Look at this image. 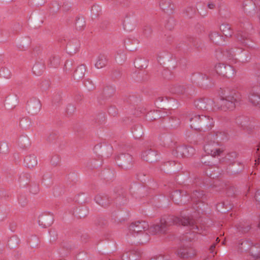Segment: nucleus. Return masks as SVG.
<instances>
[{
    "mask_svg": "<svg viewBox=\"0 0 260 260\" xmlns=\"http://www.w3.org/2000/svg\"><path fill=\"white\" fill-rule=\"evenodd\" d=\"M216 137L214 135H208L207 137V142L204 147L205 152L213 157L220 156L223 151L222 148L219 147L218 141L215 140Z\"/></svg>",
    "mask_w": 260,
    "mask_h": 260,
    "instance_id": "f257e3e1",
    "label": "nucleus"
},
{
    "mask_svg": "<svg viewBox=\"0 0 260 260\" xmlns=\"http://www.w3.org/2000/svg\"><path fill=\"white\" fill-rule=\"evenodd\" d=\"M255 249L256 247L249 241H245L241 243V250L250 251L247 260H260V253Z\"/></svg>",
    "mask_w": 260,
    "mask_h": 260,
    "instance_id": "f03ea898",
    "label": "nucleus"
},
{
    "mask_svg": "<svg viewBox=\"0 0 260 260\" xmlns=\"http://www.w3.org/2000/svg\"><path fill=\"white\" fill-rule=\"evenodd\" d=\"M215 69L217 74L226 77H230L233 76L235 72L233 67L231 66H225L223 63H218Z\"/></svg>",
    "mask_w": 260,
    "mask_h": 260,
    "instance_id": "7ed1b4c3",
    "label": "nucleus"
},
{
    "mask_svg": "<svg viewBox=\"0 0 260 260\" xmlns=\"http://www.w3.org/2000/svg\"><path fill=\"white\" fill-rule=\"evenodd\" d=\"M214 105V102L207 99H200L196 101L194 103V107L199 110H211Z\"/></svg>",
    "mask_w": 260,
    "mask_h": 260,
    "instance_id": "20e7f679",
    "label": "nucleus"
},
{
    "mask_svg": "<svg viewBox=\"0 0 260 260\" xmlns=\"http://www.w3.org/2000/svg\"><path fill=\"white\" fill-rule=\"evenodd\" d=\"M236 102V99L234 96H227L220 101L221 109L232 110L235 108Z\"/></svg>",
    "mask_w": 260,
    "mask_h": 260,
    "instance_id": "39448f33",
    "label": "nucleus"
},
{
    "mask_svg": "<svg viewBox=\"0 0 260 260\" xmlns=\"http://www.w3.org/2000/svg\"><path fill=\"white\" fill-rule=\"evenodd\" d=\"M188 119L190 122L191 128L194 129H201L200 119L201 115L194 114L192 112L188 113Z\"/></svg>",
    "mask_w": 260,
    "mask_h": 260,
    "instance_id": "423d86ee",
    "label": "nucleus"
},
{
    "mask_svg": "<svg viewBox=\"0 0 260 260\" xmlns=\"http://www.w3.org/2000/svg\"><path fill=\"white\" fill-rule=\"evenodd\" d=\"M176 151L177 156L189 157L194 153L195 150L190 146H180L177 148Z\"/></svg>",
    "mask_w": 260,
    "mask_h": 260,
    "instance_id": "0eeeda50",
    "label": "nucleus"
},
{
    "mask_svg": "<svg viewBox=\"0 0 260 260\" xmlns=\"http://www.w3.org/2000/svg\"><path fill=\"white\" fill-rule=\"evenodd\" d=\"M39 224L43 228H47L50 226L53 222V217L47 213H42L39 216Z\"/></svg>",
    "mask_w": 260,
    "mask_h": 260,
    "instance_id": "6e6552de",
    "label": "nucleus"
},
{
    "mask_svg": "<svg viewBox=\"0 0 260 260\" xmlns=\"http://www.w3.org/2000/svg\"><path fill=\"white\" fill-rule=\"evenodd\" d=\"M148 228V224L145 221H138L135 223H132L129 227V231L133 235L135 233H139Z\"/></svg>",
    "mask_w": 260,
    "mask_h": 260,
    "instance_id": "1a4fd4ad",
    "label": "nucleus"
},
{
    "mask_svg": "<svg viewBox=\"0 0 260 260\" xmlns=\"http://www.w3.org/2000/svg\"><path fill=\"white\" fill-rule=\"evenodd\" d=\"M173 223L176 224L182 225L184 226L188 225H192L193 226L192 229H197V230L198 229L197 226L193 225V221L192 220H191L186 217H174V218L173 219Z\"/></svg>",
    "mask_w": 260,
    "mask_h": 260,
    "instance_id": "9d476101",
    "label": "nucleus"
},
{
    "mask_svg": "<svg viewBox=\"0 0 260 260\" xmlns=\"http://www.w3.org/2000/svg\"><path fill=\"white\" fill-rule=\"evenodd\" d=\"M118 159L120 161L119 166L127 168L132 162V157L129 154H122L118 156Z\"/></svg>",
    "mask_w": 260,
    "mask_h": 260,
    "instance_id": "9b49d317",
    "label": "nucleus"
},
{
    "mask_svg": "<svg viewBox=\"0 0 260 260\" xmlns=\"http://www.w3.org/2000/svg\"><path fill=\"white\" fill-rule=\"evenodd\" d=\"M24 164L26 167L29 169L34 168L38 164L37 157L34 154L26 156L24 158Z\"/></svg>",
    "mask_w": 260,
    "mask_h": 260,
    "instance_id": "f8f14e48",
    "label": "nucleus"
},
{
    "mask_svg": "<svg viewBox=\"0 0 260 260\" xmlns=\"http://www.w3.org/2000/svg\"><path fill=\"white\" fill-rule=\"evenodd\" d=\"M213 124V119L209 117L201 115L200 126L201 129H207L211 127Z\"/></svg>",
    "mask_w": 260,
    "mask_h": 260,
    "instance_id": "ddd939ff",
    "label": "nucleus"
},
{
    "mask_svg": "<svg viewBox=\"0 0 260 260\" xmlns=\"http://www.w3.org/2000/svg\"><path fill=\"white\" fill-rule=\"evenodd\" d=\"M156 153L151 150H147L143 153L142 157L143 159L152 162L157 159Z\"/></svg>",
    "mask_w": 260,
    "mask_h": 260,
    "instance_id": "4468645a",
    "label": "nucleus"
},
{
    "mask_svg": "<svg viewBox=\"0 0 260 260\" xmlns=\"http://www.w3.org/2000/svg\"><path fill=\"white\" fill-rule=\"evenodd\" d=\"M248 100L253 106L260 108V94L250 93L248 95Z\"/></svg>",
    "mask_w": 260,
    "mask_h": 260,
    "instance_id": "2eb2a0df",
    "label": "nucleus"
},
{
    "mask_svg": "<svg viewBox=\"0 0 260 260\" xmlns=\"http://www.w3.org/2000/svg\"><path fill=\"white\" fill-rule=\"evenodd\" d=\"M160 6L162 9L168 13H172L174 9V5L168 0L161 1Z\"/></svg>",
    "mask_w": 260,
    "mask_h": 260,
    "instance_id": "dca6fc26",
    "label": "nucleus"
},
{
    "mask_svg": "<svg viewBox=\"0 0 260 260\" xmlns=\"http://www.w3.org/2000/svg\"><path fill=\"white\" fill-rule=\"evenodd\" d=\"M107 64V59L104 55H100L96 59L94 66L97 69H101Z\"/></svg>",
    "mask_w": 260,
    "mask_h": 260,
    "instance_id": "f3484780",
    "label": "nucleus"
},
{
    "mask_svg": "<svg viewBox=\"0 0 260 260\" xmlns=\"http://www.w3.org/2000/svg\"><path fill=\"white\" fill-rule=\"evenodd\" d=\"M196 253V252L195 250L192 249L185 250L180 249V250L178 251V254L183 258H188L195 255Z\"/></svg>",
    "mask_w": 260,
    "mask_h": 260,
    "instance_id": "a211bd4d",
    "label": "nucleus"
},
{
    "mask_svg": "<svg viewBox=\"0 0 260 260\" xmlns=\"http://www.w3.org/2000/svg\"><path fill=\"white\" fill-rule=\"evenodd\" d=\"M149 233L152 235H155L158 233H162L165 232V228H160L159 225L154 224L149 229Z\"/></svg>",
    "mask_w": 260,
    "mask_h": 260,
    "instance_id": "6ab92c4d",
    "label": "nucleus"
},
{
    "mask_svg": "<svg viewBox=\"0 0 260 260\" xmlns=\"http://www.w3.org/2000/svg\"><path fill=\"white\" fill-rule=\"evenodd\" d=\"M220 29L225 36H231L232 31L229 24L226 23L222 24L220 26Z\"/></svg>",
    "mask_w": 260,
    "mask_h": 260,
    "instance_id": "aec40b11",
    "label": "nucleus"
},
{
    "mask_svg": "<svg viewBox=\"0 0 260 260\" xmlns=\"http://www.w3.org/2000/svg\"><path fill=\"white\" fill-rule=\"evenodd\" d=\"M44 70V66L39 63H36L32 68V72L37 76L40 75Z\"/></svg>",
    "mask_w": 260,
    "mask_h": 260,
    "instance_id": "412c9836",
    "label": "nucleus"
},
{
    "mask_svg": "<svg viewBox=\"0 0 260 260\" xmlns=\"http://www.w3.org/2000/svg\"><path fill=\"white\" fill-rule=\"evenodd\" d=\"M182 198H183V195L181 194V193L179 190L175 191L172 194V200L174 201V202H175L176 203H177V204L182 203Z\"/></svg>",
    "mask_w": 260,
    "mask_h": 260,
    "instance_id": "4be33fe9",
    "label": "nucleus"
},
{
    "mask_svg": "<svg viewBox=\"0 0 260 260\" xmlns=\"http://www.w3.org/2000/svg\"><path fill=\"white\" fill-rule=\"evenodd\" d=\"M210 39L215 43L218 44L221 40V37L217 32H213L210 34Z\"/></svg>",
    "mask_w": 260,
    "mask_h": 260,
    "instance_id": "5701e85b",
    "label": "nucleus"
},
{
    "mask_svg": "<svg viewBox=\"0 0 260 260\" xmlns=\"http://www.w3.org/2000/svg\"><path fill=\"white\" fill-rule=\"evenodd\" d=\"M30 107L32 108L33 112L36 113L38 112L40 110L41 107V104L40 101H34L33 102L31 103Z\"/></svg>",
    "mask_w": 260,
    "mask_h": 260,
    "instance_id": "b1692460",
    "label": "nucleus"
},
{
    "mask_svg": "<svg viewBox=\"0 0 260 260\" xmlns=\"http://www.w3.org/2000/svg\"><path fill=\"white\" fill-rule=\"evenodd\" d=\"M50 62L52 66L57 67L60 63L59 58L55 56H53L50 59Z\"/></svg>",
    "mask_w": 260,
    "mask_h": 260,
    "instance_id": "393cba45",
    "label": "nucleus"
},
{
    "mask_svg": "<svg viewBox=\"0 0 260 260\" xmlns=\"http://www.w3.org/2000/svg\"><path fill=\"white\" fill-rule=\"evenodd\" d=\"M224 55L226 56L229 59H233L235 56L233 49L226 50L224 53Z\"/></svg>",
    "mask_w": 260,
    "mask_h": 260,
    "instance_id": "a878e982",
    "label": "nucleus"
},
{
    "mask_svg": "<svg viewBox=\"0 0 260 260\" xmlns=\"http://www.w3.org/2000/svg\"><path fill=\"white\" fill-rule=\"evenodd\" d=\"M95 202L102 206L106 205V204L104 202V199H103L100 196H96L94 199Z\"/></svg>",
    "mask_w": 260,
    "mask_h": 260,
    "instance_id": "bb28decb",
    "label": "nucleus"
},
{
    "mask_svg": "<svg viewBox=\"0 0 260 260\" xmlns=\"http://www.w3.org/2000/svg\"><path fill=\"white\" fill-rule=\"evenodd\" d=\"M1 75L4 78H9L10 77V73L8 70L4 69L1 71Z\"/></svg>",
    "mask_w": 260,
    "mask_h": 260,
    "instance_id": "cd10ccee",
    "label": "nucleus"
},
{
    "mask_svg": "<svg viewBox=\"0 0 260 260\" xmlns=\"http://www.w3.org/2000/svg\"><path fill=\"white\" fill-rule=\"evenodd\" d=\"M8 150L7 144L3 143L0 146V152L2 153H6Z\"/></svg>",
    "mask_w": 260,
    "mask_h": 260,
    "instance_id": "c85d7f7f",
    "label": "nucleus"
},
{
    "mask_svg": "<svg viewBox=\"0 0 260 260\" xmlns=\"http://www.w3.org/2000/svg\"><path fill=\"white\" fill-rule=\"evenodd\" d=\"M160 228L164 227L165 228V232L166 231L167 228L168 226V224L165 219H161L160 221V224H159Z\"/></svg>",
    "mask_w": 260,
    "mask_h": 260,
    "instance_id": "c756f323",
    "label": "nucleus"
},
{
    "mask_svg": "<svg viewBox=\"0 0 260 260\" xmlns=\"http://www.w3.org/2000/svg\"><path fill=\"white\" fill-rule=\"evenodd\" d=\"M255 199L256 202L260 204V190L256 192Z\"/></svg>",
    "mask_w": 260,
    "mask_h": 260,
    "instance_id": "7c9ffc66",
    "label": "nucleus"
},
{
    "mask_svg": "<svg viewBox=\"0 0 260 260\" xmlns=\"http://www.w3.org/2000/svg\"><path fill=\"white\" fill-rule=\"evenodd\" d=\"M84 70H85V68H84V66H81L80 67H78V69L76 70V72H75V73H76V74H78V73L79 71H81V72H82L81 75H82V74H83L82 72H83V71H84Z\"/></svg>",
    "mask_w": 260,
    "mask_h": 260,
    "instance_id": "2f4dec72",
    "label": "nucleus"
},
{
    "mask_svg": "<svg viewBox=\"0 0 260 260\" xmlns=\"http://www.w3.org/2000/svg\"><path fill=\"white\" fill-rule=\"evenodd\" d=\"M215 247V244H213L211 246L210 248V253L213 254V255L214 256V255L216 254V252H214V249Z\"/></svg>",
    "mask_w": 260,
    "mask_h": 260,
    "instance_id": "473e14b6",
    "label": "nucleus"
},
{
    "mask_svg": "<svg viewBox=\"0 0 260 260\" xmlns=\"http://www.w3.org/2000/svg\"><path fill=\"white\" fill-rule=\"evenodd\" d=\"M208 7L210 9H213L214 7V5L213 4H209L208 5Z\"/></svg>",
    "mask_w": 260,
    "mask_h": 260,
    "instance_id": "72a5a7b5",
    "label": "nucleus"
},
{
    "mask_svg": "<svg viewBox=\"0 0 260 260\" xmlns=\"http://www.w3.org/2000/svg\"><path fill=\"white\" fill-rule=\"evenodd\" d=\"M237 38H238L239 40H241V41H242V40H243L242 37H241V38H240V37H239V36L238 35L237 36Z\"/></svg>",
    "mask_w": 260,
    "mask_h": 260,
    "instance_id": "f704fd0d",
    "label": "nucleus"
},
{
    "mask_svg": "<svg viewBox=\"0 0 260 260\" xmlns=\"http://www.w3.org/2000/svg\"><path fill=\"white\" fill-rule=\"evenodd\" d=\"M216 241L217 242H218L219 241V238H217Z\"/></svg>",
    "mask_w": 260,
    "mask_h": 260,
    "instance_id": "c9c22d12",
    "label": "nucleus"
},
{
    "mask_svg": "<svg viewBox=\"0 0 260 260\" xmlns=\"http://www.w3.org/2000/svg\"><path fill=\"white\" fill-rule=\"evenodd\" d=\"M259 149H260V146H258V148H257V151H259Z\"/></svg>",
    "mask_w": 260,
    "mask_h": 260,
    "instance_id": "e433bc0d",
    "label": "nucleus"
},
{
    "mask_svg": "<svg viewBox=\"0 0 260 260\" xmlns=\"http://www.w3.org/2000/svg\"><path fill=\"white\" fill-rule=\"evenodd\" d=\"M222 244H224V241L222 242Z\"/></svg>",
    "mask_w": 260,
    "mask_h": 260,
    "instance_id": "4c0bfd02",
    "label": "nucleus"
},
{
    "mask_svg": "<svg viewBox=\"0 0 260 260\" xmlns=\"http://www.w3.org/2000/svg\"><path fill=\"white\" fill-rule=\"evenodd\" d=\"M238 228V229H240L239 228ZM239 231H241V229H239Z\"/></svg>",
    "mask_w": 260,
    "mask_h": 260,
    "instance_id": "58836bf2",
    "label": "nucleus"
}]
</instances>
